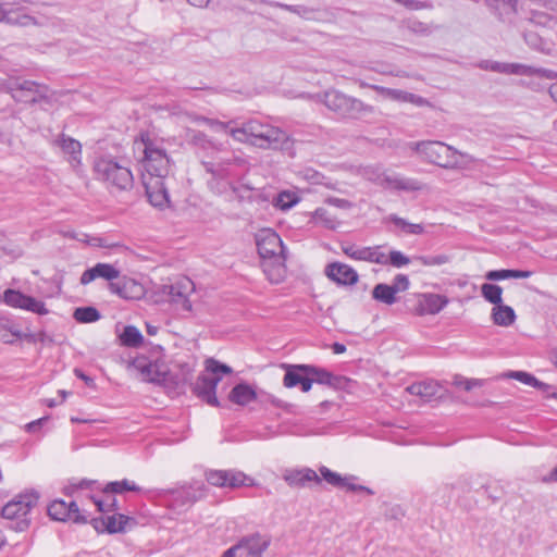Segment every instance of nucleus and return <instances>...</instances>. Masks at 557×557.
I'll use <instances>...</instances> for the list:
<instances>
[{
    "mask_svg": "<svg viewBox=\"0 0 557 557\" xmlns=\"http://www.w3.org/2000/svg\"><path fill=\"white\" fill-rule=\"evenodd\" d=\"M228 133L235 140L261 149H283L290 141L286 132L258 120H249L240 126L231 127Z\"/></svg>",
    "mask_w": 557,
    "mask_h": 557,
    "instance_id": "f257e3e1",
    "label": "nucleus"
},
{
    "mask_svg": "<svg viewBox=\"0 0 557 557\" xmlns=\"http://www.w3.org/2000/svg\"><path fill=\"white\" fill-rule=\"evenodd\" d=\"M195 292L194 282L187 276H177L173 280H169V283L153 285L152 288L147 292L144 297L148 302L159 304H173L176 309L183 311L191 310V301L189 296Z\"/></svg>",
    "mask_w": 557,
    "mask_h": 557,
    "instance_id": "f03ea898",
    "label": "nucleus"
},
{
    "mask_svg": "<svg viewBox=\"0 0 557 557\" xmlns=\"http://www.w3.org/2000/svg\"><path fill=\"white\" fill-rule=\"evenodd\" d=\"M317 98L332 112L343 119L358 120L372 115L375 109L362 100L348 96L337 89H329Z\"/></svg>",
    "mask_w": 557,
    "mask_h": 557,
    "instance_id": "7ed1b4c3",
    "label": "nucleus"
},
{
    "mask_svg": "<svg viewBox=\"0 0 557 557\" xmlns=\"http://www.w3.org/2000/svg\"><path fill=\"white\" fill-rule=\"evenodd\" d=\"M414 149L423 153L431 163L445 169L463 168L461 159H467V162L473 161L468 153L458 151L442 141H420L414 145Z\"/></svg>",
    "mask_w": 557,
    "mask_h": 557,
    "instance_id": "20e7f679",
    "label": "nucleus"
},
{
    "mask_svg": "<svg viewBox=\"0 0 557 557\" xmlns=\"http://www.w3.org/2000/svg\"><path fill=\"white\" fill-rule=\"evenodd\" d=\"M94 171L97 180L116 190H129L134 185V176L127 165L112 158H99L95 161Z\"/></svg>",
    "mask_w": 557,
    "mask_h": 557,
    "instance_id": "39448f33",
    "label": "nucleus"
},
{
    "mask_svg": "<svg viewBox=\"0 0 557 557\" xmlns=\"http://www.w3.org/2000/svg\"><path fill=\"white\" fill-rule=\"evenodd\" d=\"M206 371L212 374V376L207 374L200 375L194 384L193 392L208 405L212 407H220V401L215 395L216 385L221 381L223 374L232 373V369L228 366L210 358L206 360Z\"/></svg>",
    "mask_w": 557,
    "mask_h": 557,
    "instance_id": "423d86ee",
    "label": "nucleus"
},
{
    "mask_svg": "<svg viewBox=\"0 0 557 557\" xmlns=\"http://www.w3.org/2000/svg\"><path fill=\"white\" fill-rule=\"evenodd\" d=\"M144 157L141 159L143 174L147 177L165 178L170 172V159L164 149L156 146L149 139H141Z\"/></svg>",
    "mask_w": 557,
    "mask_h": 557,
    "instance_id": "0eeeda50",
    "label": "nucleus"
},
{
    "mask_svg": "<svg viewBox=\"0 0 557 557\" xmlns=\"http://www.w3.org/2000/svg\"><path fill=\"white\" fill-rule=\"evenodd\" d=\"M37 502L38 495L34 492L21 494L4 505L1 510L2 517L7 520L15 521V524L11 527L23 531L29 524V513Z\"/></svg>",
    "mask_w": 557,
    "mask_h": 557,
    "instance_id": "6e6552de",
    "label": "nucleus"
},
{
    "mask_svg": "<svg viewBox=\"0 0 557 557\" xmlns=\"http://www.w3.org/2000/svg\"><path fill=\"white\" fill-rule=\"evenodd\" d=\"M2 90L9 92L17 102L37 103L47 98L48 88L34 81L10 77L2 84Z\"/></svg>",
    "mask_w": 557,
    "mask_h": 557,
    "instance_id": "1a4fd4ad",
    "label": "nucleus"
},
{
    "mask_svg": "<svg viewBox=\"0 0 557 557\" xmlns=\"http://www.w3.org/2000/svg\"><path fill=\"white\" fill-rule=\"evenodd\" d=\"M205 495V484L202 482H194L189 486L171 491L168 502L173 509L182 511L191 506L195 502L201 499Z\"/></svg>",
    "mask_w": 557,
    "mask_h": 557,
    "instance_id": "9d476101",
    "label": "nucleus"
},
{
    "mask_svg": "<svg viewBox=\"0 0 557 557\" xmlns=\"http://www.w3.org/2000/svg\"><path fill=\"white\" fill-rule=\"evenodd\" d=\"M1 301L13 309L25 310L32 313H48L45 304L40 299L25 295L17 289H7L3 295H0Z\"/></svg>",
    "mask_w": 557,
    "mask_h": 557,
    "instance_id": "9b49d317",
    "label": "nucleus"
},
{
    "mask_svg": "<svg viewBox=\"0 0 557 557\" xmlns=\"http://www.w3.org/2000/svg\"><path fill=\"white\" fill-rule=\"evenodd\" d=\"M209 484L218 487H240L250 486L253 480L242 471L237 470H210L206 472Z\"/></svg>",
    "mask_w": 557,
    "mask_h": 557,
    "instance_id": "f8f14e48",
    "label": "nucleus"
},
{
    "mask_svg": "<svg viewBox=\"0 0 557 557\" xmlns=\"http://www.w3.org/2000/svg\"><path fill=\"white\" fill-rule=\"evenodd\" d=\"M256 245L262 260L285 257L283 242L273 230L265 228L257 233Z\"/></svg>",
    "mask_w": 557,
    "mask_h": 557,
    "instance_id": "ddd939ff",
    "label": "nucleus"
},
{
    "mask_svg": "<svg viewBox=\"0 0 557 557\" xmlns=\"http://www.w3.org/2000/svg\"><path fill=\"white\" fill-rule=\"evenodd\" d=\"M133 367L140 373L143 380L164 384L169 381V371L163 363L151 361L145 356L136 357Z\"/></svg>",
    "mask_w": 557,
    "mask_h": 557,
    "instance_id": "4468645a",
    "label": "nucleus"
},
{
    "mask_svg": "<svg viewBox=\"0 0 557 557\" xmlns=\"http://www.w3.org/2000/svg\"><path fill=\"white\" fill-rule=\"evenodd\" d=\"M48 515L57 521H73L75 523H86L87 517L83 515L75 502L66 503L62 499H55L48 506Z\"/></svg>",
    "mask_w": 557,
    "mask_h": 557,
    "instance_id": "2eb2a0df",
    "label": "nucleus"
},
{
    "mask_svg": "<svg viewBox=\"0 0 557 557\" xmlns=\"http://www.w3.org/2000/svg\"><path fill=\"white\" fill-rule=\"evenodd\" d=\"M141 178L149 202L160 209L169 207L170 196L165 178L147 177V174H141Z\"/></svg>",
    "mask_w": 557,
    "mask_h": 557,
    "instance_id": "dca6fc26",
    "label": "nucleus"
},
{
    "mask_svg": "<svg viewBox=\"0 0 557 557\" xmlns=\"http://www.w3.org/2000/svg\"><path fill=\"white\" fill-rule=\"evenodd\" d=\"M110 290L126 300H139L146 296L145 286L135 278L123 276L108 284Z\"/></svg>",
    "mask_w": 557,
    "mask_h": 557,
    "instance_id": "f3484780",
    "label": "nucleus"
},
{
    "mask_svg": "<svg viewBox=\"0 0 557 557\" xmlns=\"http://www.w3.org/2000/svg\"><path fill=\"white\" fill-rule=\"evenodd\" d=\"M319 471H320L321 478L333 486L344 487L350 492H362L368 495L374 494V491L371 490L370 487L361 485V484H357L356 481L358 480V478L355 475L343 476L339 473L334 472L324 466L320 467Z\"/></svg>",
    "mask_w": 557,
    "mask_h": 557,
    "instance_id": "a211bd4d",
    "label": "nucleus"
},
{
    "mask_svg": "<svg viewBox=\"0 0 557 557\" xmlns=\"http://www.w3.org/2000/svg\"><path fill=\"white\" fill-rule=\"evenodd\" d=\"M270 536L253 533L248 536H244L236 545L240 550V557H261L270 546Z\"/></svg>",
    "mask_w": 557,
    "mask_h": 557,
    "instance_id": "6ab92c4d",
    "label": "nucleus"
},
{
    "mask_svg": "<svg viewBox=\"0 0 557 557\" xmlns=\"http://www.w3.org/2000/svg\"><path fill=\"white\" fill-rule=\"evenodd\" d=\"M342 250L347 257L355 260L387 264V256L381 251L380 246L359 248L355 245H343Z\"/></svg>",
    "mask_w": 557,
    "mask_h": 557,
    "instance_id": "aec40b11",
    "label": "nucleus"
},
{
    "mask_svg": "<svg viewBox=\"0 0 557 557\" xmlns=\"http://www.w3.org/2000/svg\"><path fill=\"white\" fill-rule=\"evenodd\" d=\"M2 23L11 26L26 27L29 25L41 26L42 23L38 22L35 16L27 13L26 9L17 3H5Z\"/></svg>",
    "mask_w": 557,
    "mask_h": 557,
    "instance_id": "412c9836",
    "label": "nucleus"
},
{
    "mask_svg": "<svg viewBox=\"0 0 557 557\" xmlns=\"http://www.w3.org/2000/svg\"><path fill=\"white\" fill-rule=\"evenodd\" d=\"M360 86L369 87L392 100L401 101V102H410L417 107L430 106V102L428 99H425L419 95L408 92V91H404V90H399V89H392V88H387V87H383V86H379V85L366 84V83H361Z\"/></svg>",
    "mask_w": 557,
    "mask_h": 557,
    "instance_id": "4be33fe9",
    "label": "nucleus"
},
{
    "mask_svg": "<svg viewBox=\"0 0 557 557\" xmlns=\"http://www.w3.org/2000/svg\"><path fill=\"white\" fill-rule=\"evenodd\" d=\"M325 274L336 284L345 286L355 285L359 280V275L355 269L341 262H333L327 264L325 268Z\"/></svg>",
    "mask_w": 557,
    "mask_h": 557,
    "instance_id": "5701e85b",
    "label": "nucleus"
},
{
    "mask_svg": "<svg viewBox=\"0 0 557 557\" xmlns=\"http://www.w3.org/2000/svg\"><path fill=\"white\" fill-rule=\"evenodd\" d=\"M283 480L290 487H305L309 483H321V478L311 468L287 469L283 473Z\"/></svg>",
    "mask_w": 557,
    "mask_h": 557,
    "instance_id": "b1692460",
    "label": "nucleus"
},
{
    "mask_svg": "<svg viewBox=\"0 0 557 557\" xmlns=\"http://www.w3.org/2000/svg\"><path fill=\"white\" fill-rule=\"evenodd\" d=\"M120 277V271L110 263H97L95 267L83 272L79 282L87 285L96 278H104L109 283Z\"/></svg>",
    "mask_w": 557,
    "mask_h": 557,
    "instance_id": "393cba45",
    "label": "nucleus"
},
{
    "mask_svg": "<svg viewBox=\"0 0 557 557\" xmlns=\"http://www.w3.org/2000/svg\"><path fill=\"white\" fill-rule=\"evenodd\" d=\"M55 145L67 156V161L72 168L76 169L81 165L82 145L78 140L65 134H61L58 139H55Z\"/></svg>",
    "mask_w": 557,
    "mask_h": 557,
    "instance_id": "a878e982",
    "label": "nucleus"
},
{
    "mask_svg": "<svg viewBox=\"0 0 557 557\" xmlns=\"http://www.w3.org/2000/svg\"><path fill=\"white\" fill-rule=\"evenodd\" d=\"M95 528H99V523L109 533H117L126 531L128 524L134 523V519L122 513H113L111 516L103 517L101 520H94Z\"/></svg>",
    "mask_w": 557,
    "mask_h": 557,
    "instance_id": "bb28decb",
    "label": "nucleus"
},
{
    "mask_svg": "<svg viewBox=\"0 0 557 557\" xmlns=\"http://www.w3.org/2000/svg\"><path fill=\"white\" fill-rule=\"evenodd\" d=\"M286 257H278L272 259H263L261 267L264 274L272 283H280L286 274L285 267Z\"/></svg>",
    "mask_w": 557,
    "mask_h": 557,
    "instance_id": "cd10ccee",
    "label": "nucleus"
},
{
    "mask_svg": "<svg viewBox=\"0 0 557 557\" xmlns=\"http://www.w3.org/2000/svg\"><path fill=\"white\" fill-rule=\"evenodd\" d=\"M258 397L259 395L257 391L247 383H239L235 385L228 394L230 401L238 406H246L251 401L257 400Z\"/></svg>",
    "mask_w": 557,
    "mask_h": 557,
    "instance_id": "c85d7f7f",
    "label": "nucleus"
},
{
    "mask_svg": "<svg viewBox=\"0 0 557 557\" xmlns=\"http://www.w3.org/2000/svg\"><path fill=\"white\" fill-rule=\"evenodd\" d=\"M236 164L243 165L245 164V160L240 157L233 156L232 158L222 159L219 162H202V165L206 172L212 174L213 177L224 178L230 175L227 171V165Z\"/></svg>",
    "mask_w": 557,
    "mask_h": 557,
    "instance_id": "c756f323",
    "label": "nucleus"
},
{
    "mask_svg": "<svg viewBox=\"0 0 557 557\" xmlns=\"http://www.w3.org/2000/svg\"><path fill=\"white\" fill-rule=\"evenodd\" d=\"M440 384L436 381L428 380L417 382L409 385L406 391L414 396H419L421 399L428 401L435 397L440 392Z\"/></svg>",
    "mask_w": 557,
    "mask_h": 557,
    "instance_id": "7c9ffc66",
    "label": "nucleus"
},
{
    "mask_svg": "<svg viewBox=\"0 0 557 557\" xmlns=\"http://www.w3.org/2000/svg\"><path fill=\"white\" fill-rule=\"evenodd\" d=\"M447 304V297L440 294H423L420 301L423 313H438Z\"/></svg>",
    "mask_w": 557,
    "mask_h": 557,
    "instance_id": "2f4dec72",
    "label": "nucleus"
},
{
    "mask_svg": "<svg viewBox=\"0 0 557 557\" xmlns=\"http://www.w3.org/2000/svg\"><path fill=\"white\" fill-rule=\"evenodd\" d=\"M383 183H385L387 187L398 190L414 191L421 188L418 181L400 177L397 175H384Z\"/></svg>",
    "mask_w": 557,
    "mask_h": 557,
    "instance_id": "473e14b6",
    "label": "nucleus"
},
{
    "mask_svg": "<svg viewBox=\"0 0 557 557\" xmlns=\"http://www.w3.org/2000/svg\"><path fill=\"white\" fill-rule=\"evenodd\" d=\"M306 375H309L307 364L293 366L284 375V385L288 388L295 387L302 382Z\"/></svg>",
    "mask_w": 557,
    "mask_h": 557,
    "instance_id": "72a5a7b5",
    "label": "nucleus"
},
{
    "mask_svg": "<svg viewBox=\"0 0 557 557\" xmlns=\"http://www.w3.org/2000/svg\"><path fill=\"white\" fill-rule=\"evenodd\" d=\"M22 336L23 333L17 326L11 324L3 315H0V339L3 343L11 344Z\"/></svg>",
    "mask_w": 557,
    "mask_h": 557,
    "instance_id": "f704fd0d",
    "label": "nucleus"
},
{
    "mask_svg": "<svg viewBox=\"0 0 557 557\" xmlns=\"http://www.w3.org/2000/svg\"><path fill=\"white\" fill-rule=\"evenodd\" d=\"M140 487L133 481L123 479L107 483L103 487L104 494H122L124 492H139Z\"/></svg>",
    "mask_w": 557,
    "mask_h": 557,
    "instance_id": "c9c22d12",
    "label": "nucleus"
},
{
    "mask_svg": "<svg viewBox=\"0 0 557 557\" xmlns=\"http://www.w3.org/2000/svg\"><path fill=\"white\" fill-rule=\"evenodd\" d=\"M372 297L383 304L392 305L396 302V289L391 285L380 283L374 286Z\"/></svg>",
    "mask_w": 557,
    "mask_h": 557,
    "instance_id": "e433bc0d",
    "label": "nucleus"
},
{
    "mask_svg": "<svg viewBox=\"0 0 557 557\" xmlns=\"http://www.w3.org/2000/svg\"><path fill=\"white\" fill-rule=\"evenodd\" d=\"M299 201V197L289 190L278 193L272 200L274 207L285 211L293 208Z\"/></svg>",
    "mask_w": 557,
    "mask_h": 557,
    "instance_id": "4c0bfd02",
    "label": "nucleus"
},
{
    "mask_svg": "<svg viewBox=\"0 0 557 557\" xmlns=\"http://www.w3.org/2000/svg\"><path fill=\"white\" fill-rule=\"evenodd\" d=\"M386 219L407 234L420 235L424 232L422 224L410 223L396 214H391Z\"/></svg>",
    "mask_w": 557,
    "mask_h": 557,
    "instance_id": "58836bf2",
    "label": "nucleus"
},
{
    "mask_svg": "<svg viewBox=\"0 0 557 557\" xmlns=\"http://www.w3.org/2000/svg\"><path fill=\"white\" fill-rule=\"evenodd\" d=\"M123 345L128 347H137L143 343V335L135 326H126L120 336Z\"/></svg>",
    "mask_w": 557,
    "mask_h": 557,
    "instance_id": "ea45409f",
    "label": "nucleus"
},
{
    "mask_svg": "<svg viewBox=\"0 0 557 557\" xmlns=\"http://www.w3.org/2000/svg\"><path fill=\"white\" fill-rule=\"evenodd\" d=\"M481 293L483 297L493 305H499L502 302L503 289L498 285L484 283L481 286Z\"/></svg>",
    "mask_w": 557,
    "mask_h": 557,
    "instance_id": "a19ab883",
    "label": "nucleus"
},
{
    "mask_svg": "<svg viewBox=\"0 0 557 557\" xmlns=\"http://www.w3.org/2000/svg\"><path fill=\"white\" fill-rule=\"evenodd\" d=\"M191 143L196 147H198L200 149H203V150H209V149L216 150V151H221L222 150V145L221 144L213 143L202 132H196L193 135V137H191Z\"/></svg>",
    "mask_w": 557,
    "mask_h": 557,
    "instance_id": "79ce46f5",
    "label": "nucleus"
},
{
    "mask_svg": "<svg viewBox=\"0 0 557 557\" xmlns=\"http://www.w3.org/2000/svg\"><path fill=\"white\" fill-rule=\"evenodd\" d=\"M308 373L311 376L313 383L332 385L334 375L324 369L317 368L314 366H308Z\"/></svg>",
    "mask_w": 557,
    "mask_h": 557,
    "instance_id": "37998d69",
    "label": "nucleus"
},
{
    "mask_svg": "<svg viewBox=\"0 0 557 557\" xmlns=\"http://www.w3.org/2000/svg\"><path fill=\"white\" fill-rule=\"evenodd\" d=\"M484 380L481 379H466L461 375H456L454 377L453 384L457 387H462L465 391L469 392L474 387H481L484 384Z\"/></svg>",
    "mask_w": 557,
    "mask_h": 557,
    "instance_id": "c03bdc74",
    "label": "nucleus"
},
{
    "mask_svg": "<svg viewBox=\"0 0 557 557\" xmlns=\"http://www.w3.org/2000/svg\"><path fill=\"white\" fill-rule=\"evenodd\" d=\"M503 377L515 379L529 386H536L539 384V381L533 375L523 371H509L503 374Z\"/></svg>",
    "mask_w": 557,
    "mask_h": 557,
    "instance_id": "a18cd8bd",
    "label": "nucleus"
},
{
    "mask_svg": "<svg viewBox=\"0 0 557 557\" xmlns=\"http://www.w3.org/2000/svg\"><path fill=\"white\" fill-rule=\"evenodd\" d=\"M485 2L494 10H502L507 13L517 11L518 0H485Z\"/></svg>",
    "mask_w": 557,
    "mask_h": 557,
    "instance_id": "49530a36",
    "label": "nucleus"
},
{
    "mask_svg": "<svg viewBox=\"0 0 557 557\" xmlns=\"http://www.w3.org/2000/svg\"><path fill=\"white\" fill-rule=\"evenodd\" d=\"M416 261L425 267H434L442 265L449 261L448 256L446 255H436V256H418L414 258Z\"/></svg>",
    "mask_w": 557,
    "mask_h": 557,
    "instance_id": "de8ad7c7",
    "label": "nucleus"
},
{
    "mask_svg": "<svg viewBox=\"0 0 557 557\" xmlns=\"http://www.w3.org/2000/svg\"><path fill=\"white\" fill-rule=\"evenodd\" d=\"M407 27L410 32L420 35H430L433 29L432 25H429L418 20H409Z\"/></svg>",
    "mask_w": 557,
    "mask_h": 557,
    "instance_id": "09e8293b",
    "label": "nucleus"
},
{
    "mask_svg": "<svg viewBox=\"0 0 557 557\" xmlns=\"http://www.w3.org/2000/svg\"><path fill=\"white\" fill-rule=\"evenodd\" d=\"M409 262L410 259L398 250H392L389 252V256L387 257V263H391L393 267L396 268L407 265Z\"/></svg>",
    "mask_w": 557,
    "mask_h": 557,
    "instance_id": "8fccbe9b",
    "label": "nucleus"
},
{
    "mask_svg": "<svg viewBox=\"0 0 557 557\" xmlns=\"http://www.w3.org/2000/svg\"><path fill=\"white\" fill-rule=\"evenodd\" d=\"M396 3L406 7L409 10H422V9H431L432 3L428 1L420 0H394Z\"/></svg>",
    "mask_w": 557,
    "mask_h": 557,
    "instance_id": "3c124183",
    "label": "nucleus"
},
{
    "mask_svg": "<svg viewBox=\"0 0 557 557\" xmlns=\"http://www.w3.org/2000/svg\"><path fill=\"white\" fill-rule=\"evenodd\" d=\"M507 74L530 75L534 72L531 66L519 63H507Z\"/></svg>",
    "mask_w": 557,
    "mask_h": 557,
    "instance_id": "603ef678",
    "label": "nucleus"
},
{
    "mask_svg": "<svg viewBox=\"0 0 557 557\" xmlns=\"http://www.w3.org/2000/svg\"><path fill=\"white\" fill-rule=\"evenodd\" d=\"M391 287H394L396 289V294L399 292H404L409 287V278L405 274H397L394 277L393 284Z\"/></svg>",
    "mask_w": 557,
    "mask_h": 557,
    "instance_id": "864d4df0",
    "label": "nucleus"
},
{
    "mask_svg": "<svg viewBox=\"0 0 557 557\" xmlns=\"http://www.w3.org/2000/svg\"><path fill=\"white\" fill-rule=\"evenodd\" d=\"M485 278L488 281H500L510 278V270H492L485 274Z\"/></svg>",
    "mask_w": 557,
    "mask_h": 557,
    "instance_id": "5fc2aeb1",
    "label": "nucleus"
},
{
    "mask_svg": "<svg viewBox=\"0 0 557 557\" xmlns=\"http://www.w3.org/2000/svg\"><path fill=\"white\" fill-rule=\"evenodd\" d=\"M318 10L313 8H308L304 5H298L296 14L306 18V20H315L317 18Z\"/></svg>",
    "mask_w": 557,
    "mask_h": 557,
    "instance_id": "6e6d98bb",
    "label": "nucleus"
},
{
    "mask_svg": "<svg viewBox=\"0 0 557 557\" xmlns=\"http://www.w3.org/2000/svg\"><path fill=\"white\" fill-rule=\"evenodd\" d=\"M494 324L509 326L515 322L516 315H491Z\"/></svg>",
    "mask_w": 557,
    "mask_h": 557,
    "instance_id": "4d7b16f0",
    "label": "nucleus"
},
{
    "mask_svg": "<svg viewBox=\"0 0 557 557\" xmlns=\"http://www.w3.org/2000/svg\"><path fill=\"white\" fill-rule=\"evenodd\" d=\"M96 483H97L96 481H90V480L83 479V480H79L77 482L71 483L69 485L67 490H71L72 492L78 491V490H86V488H89L91 485H94Z\"/></svg>",
    "mask_w": 557,
    "mask_h": 557,
    "instance_id": "13d9d810",
    "label": "nucleus"
},
{
    "mask_svg": "<svg viewBox=\"0 0 557 557\" xmlns=\"http://www.w3.org/2000/svg\"><path fill=\"white\" fill-rule=\"evenodd\" d=\"M48 421V417H42L35 421H32L26 424V430L30 433H36L39 429Z\"/></svg>",
    "mask_w": 557,
    "mask_h": 557,
    "instance_id": "bf43d9fd",
    "label": "nucleus"
},
{
    "mask_svg": "<svg viewBox=\"0 0 557 557\" xmlns=\"http://www.w3.org/2000/svg\"><path fill=\"white\" fill-rule=\"evenodd\" d=\"M206 124H208L209 126L211 127H218L220 129H226L230 127L231 124L234 123V121H231V122H221V121H218V120H213V119H209V117H202L201 119Z\"/></svg>",
    "mask_w": 557,
    "mask_h": 557,
    "instance_id": "052dcab7",
    "label": "nucleus"
},
{
    "mask_svg": "<svg viewBox=\"0 0 557 557\" xmlns=\"http://www.w3.org/2000/svg\"><path fill=\"white\" fill-rule=\"evenodd\" d=\"M90 244L92 246H97V247H104V248H112V247H117L119 244H108L103 238L101 237H94L91 240H90Z\"/></svg>",
    "mask_w": 557,
    "mask_h": 557,
    "instance_id": "680f3d73",
    "label": "nucleus"
},
{
    "mask_svg": "<svg viewBox=\"0 0 557 557\" xmlns=\"http://www.w3.org/2000/svg\"><path fill=\"white\" fill-rule=\"evenodd\" d=\"M532 275L531 271L510 270V278H527Z\"/></svg>",
    "mask_w": 557,
    "mask_h": 557,
    "instance_id": "e2e57ef3",
    "label": "nucleus"
},
{
    "mask_svg": "<svg viewBox=\"0 0 557 557\" xmlns=\"http://www.w3.org/2000/svg\"><path fill=\"white\" fill-rule=\"evenodd\" d=\"M101 315H74L78 323H94L99 320Z\"/></svg>",
    "mask_w": 557,
    "mask_h": 557,
    "instance_id": "0e129e2a",
    "label": "nucleus"
},
{
    "mask_svg": "<svg viewBox=\"0 0 557 557\" xmlns=\"http://www.w3.org/2000/svg\"><path fill=\"white\" fill-rule=\"evenodd\" d=\"M312 379L310 375H306L305 379L302 380L301 383H298V385L300 386L301 391L307 393L311 389V386H312Z\"/></svg>",
    "mask_w": 557,
    "mask_h": 557,
    "instance_id": "69168bd1",
    "label": "nucleus"
},
{
    "mask_svg": "<svg viewBox=\"0 0 557 557\" xmlns=\"http://www.w3.org/2000/svg\"><path fill=\"white\" fill-rule=\"evenodd\" d=\"M492 313H515V310L509 306L495 305L492 309Z\"/></svg>",
    "mask_w": 557,
    "mask_h": 557,
    "instance_id": "338daca9",
    "label": "nucleus"
},
{
    "mask_svg": "<svg viewBox=\"0 0 557 557\" xmlns=\"http://www.w3.org/2000/svg\"><path fill=\"white\" fill-rule=\"evenodd\" d=\"M240 556V550L237 545H233L228 549H226L221 557H237Z\"/></svg>",
    "mask_w": 557,
    "mask_h": 557,
    "instance_id": "774afa93",
    "label": "nucleus"
}]
</instances>
